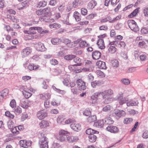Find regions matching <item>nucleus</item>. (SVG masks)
<instances>
[{
  "mask_svg": "<svg viewBox=\"0 0 148 148\" xmlns=\"http://www.w3.org/2000/svg\"><path fill=\"white\" fill-rule=\"evenodd\" d=\"M141 32L143 34H147L148 33V28L144 27L142 28L141 30Z\"/></svg>",
  "mask_w": 148,
  "mask_h": 148,
  "instance_id": "nucleus-57",
  "label": "nucleus"
},
{
  "mask_svg": "<svg viewBox=\"0 0 148 148\" xmlns=\"http://www.w3.org/2000/svg\"><path fill=\"white\" fill-rule=\"evenodd\" d=\"M138 10L139 9L138 8L136 9L129 16V17L132 18L136 16L138 12Z\"/></svg>",
  "mask_w": 148,
  "mask_h": 148,
  "instance_id": "nucleus-49",
  "label": "nucleus"
},
{
  "mask_svg": "<svg viewBox=\"0 0 148 148\" xmlns=\"http://www.w3.org/2000/svg\"><path fill=\"white\" fill-rule=\"evenodd\" d=\"M49 27L51 28H59L61 27V25L58 23H55L53 24H50L49 25Z\"/></svg>",
  "mask_w": 148,
  "mask_h": 148,
  "instance_id": "nucleus-35",
  "label": "nucleus"
},
{
  "mask_svg": "<svg viewBox=\"0 0 148 148\" xmlns=\"http://www.w3.org/2000/svg\"><path fill=\"white\" fill-rule=\"evenodd\" d=\"M40 98L44 100H47L51 97V94L49 93L40 94Z\"/></svg>",
  "mask_w": 148,
  "mask_h": 148,
  "instance_id": "nucleus-25",
  "label": "nucleus"
},
{
  "mask_svg": "<svg viewBox=\"0 0 148 148\" xmlns=\"http://www.w3.org/2000/svg\"><path fill=\"white\" fill-rule=\"evenodd\" d=\"M22 93L24 97L26 99H28L32 95V94L25 90H23L22 91Z\"/></svg>",
  "mask_w": 148,
  "mask_h": 148,
  "instance_id": "nucleus-40",
  "label": "nucleus"
},
{
  "mask_svg": "<svg viewBox=\"0 0 148 148\" xmlns=\"http://www.w3.org/2000/svg\"><path fill=\"white\" fill-rule=\"evenodd\" d=\"M92 56L93 59L98 60L101 57V53L99 51H95L92 52Z\"/></svg>",
  "mask_w": 148,
  "mask_h": 148,
  "instance_id": "nucleus-15",
  "label": "nucleus"
},
{
  "mask_svg": "<svg viewBox=\"0 0 148 148\" xmlns=\"http://www.w3.org/2000/svg\"><path fill=\"white\" fill-rule=\"evenodd\" d=\"M96 73L98 76H99L101 77H103L105 76V74L100 70H97L96 71Z\"/></svg>",
  "mask_w": 148,
  "mask_h": 148,
  "instance_id": "nucleus-48",
  "label": "nucleus"
},
{
  "mask_svg": "<svg viewBox=\"0 0 148 148\" xmlns=\"http://www.w3.org/2000/svg\"><path fill=\"white\" fill-rule=\"evenodd\" d=\"M47 2L45 1H42L39 2L38 4V7L39 8L44 7L46 6Z\"/></svg>",
  "mask_w": 148,
  "mask_h": 148,
  "instance_id": "nucleus-44",
  "label": "nucleus"
},
{
  "mask_svg": "<svg viewBox=\"0 0 148 148\" xmlns=\"http://www.w3.org/2000/svg\"><path fill=\"white\" fill-rule=\"evenodd\" d=\"M133 119L131 118H126L124 119V123L128 124L132 122Z\"/></svg>",
  "mask_w": 148,
  "mask_h": 148,
  "instance_id": "nucleus-56",
  "label": "nucleus"
},
{
  "mask_svg": "<svg viewBox=\"0 0 148 148\" xmlns=\"http://www.w3.org/2000/svg\"><path fill=\"white\" fill-rule=\"evenodd\" d=\"M39 67L38 65H34L33 64H30L29 65L28 69L29 70H37Z\"/></svg>",
  "mask_w": 148,
  "mask_h": 148,
  "instance_id": "nucleus-33",
  "label": "nucleus"
},
{
  "mask_svg": "<svg viewBox=\"0 0 148 148\" xmlns=\"http://www.w3.org/2000/svg\"><path fill=\"white\" fill-rule=\"evenodd\" d=\"M81 14L84 16L86 15L87 14L88 12L87 9L85 8H82L81 9Z\"/></svg>",
  "mask_w": 148,
  "mask_h": 148,
  "instance_id": "nucleus-61",
  "label": "nucleus"
},
{
  "mask_svg": "<svg viewBox=\"0 0 148 148\" xmlns=\"http://www.w3.org/2000/svg\"><path fill=\"white\" fill-rule=\"evenodd\" d=\"M81 59L78 57H77L74 59V62L77 63V64H75L76 66H80L81 65Z\"/></svg>",
  "mask_w": 148,
  "mask_h": 148,
  "instance_id": "nucleus-42",
  "label": "nucleus"
},
{
  "mask_svg": "<svg viewBox=\"0 0 148 148\" xmlns=\"http://www.w3.org/2000/svg\"><path fill=\"white\" fill-rule=\"evenodd\" d=\"M48 139L43 134H41L39 138V144L40 148H48Z\"/></svg>",
  "mask_w": 148,
  "mask_h": 148,
  "instance_id": "nucleus-2",
  "label": "nucleus"
},
{
  "mask_svg": "<svg viewBox=\"0 0 148 148\" xmlns=\"http://www.w3.org/2000/svg\"><path fill=\"white\" fill-rule=\"evenodd\" d=\"M8 125L9 128L11 129L14 127V123L12 121H9L8 123Z\"/></svg>",
  "mask_w": 148,
  "mask_h": 148,
  "instance_id": "nucleus-59",
  "label": "nucleus"
},
{
  "mask_svg": "<svg viewBox=\"0 0 148 148\" xmlns=\"http://www.w3.org/2000/svg\"><path fill=\"white\" fill-rule=\"evenodd\" d=\"M91 113L90 110L88 109H86L83 112V114L86 116H88L91 114Z\"/></svg>",
  "mask_w": 148,
  "mask_h": 148,
  "instance_id": "nucleus-50",
  "label": "nucleus"
},
{
  "mask_svg": "<svg viewBox=\"0 0 148 148\" xmlns=\"http://www.w3.org/2000/svg\"><path fill=\"white\" fill-rule=\"evenodd\" d=\"M89 141L91 142H95L96 140L97 137L94 134H90L88 136Z\"/></svg>",
  "mask_w": 148,
  "mask_h": 148,
  "instance_id": "nucleus-34",
  "label": "nucleus"
},
{
  "mask_svg": "<svg viewBox=\"0 0 148 148\" xmlns=\"http://www.w3.org/2000/svg\"><path fill=\"white\" fill-rule=\"evenodd\" d=\"M96 119L97 117L95 115L90 116L87 119L88 121L90 123L94 121H96Z\"/></svg>",
  "mask_w": 148,
  "mask_h": 148,
  "instance_id": "nucleus-39",
  "label": "nucleus"
},
{
  "mask_svg": "<svg viewBox=\"0 0 148 148\" xmlns=\"http://www.w3.org/2000/svg\"><path fill=\"white\" fill-rule=\"evenodd\" d=\"M127 24L129 27L132 30L135 32H137L139 30V28L134 21L132 20H129L127 21Z\"/></svg>",
  "mask_w": 148,
  "mask_h": 148,
  "instance_id": "nucleus-3",
  "label": "nucleus"
},
{
  "mask_svg": "<svg viewBox=\"0 0 148 148\" xmlns=\"http://www.w3.org/2000/svg\"><path fill=\"white\" fill-rule=\"evenodd\" d=\"M51 41L53 45H58L60 42V38H52L51 39Z\"/></svg>",
  "mask_w": 148,
  "mask_h": 148,
  "instance_id": "nucleus-38",
  "label": "nucleus"
},
{
  "mask_svg": "<svg viewBox=\"0 0 148 148\" xmlns=\"http://www.w3.org/2000/svg\"><path fill=\"white\" fill-rule=\"evenodd\" d=\"M73 16L77 21H79L81 19L80 14L77 11H75L74 12Z\"/></svg>",
  "mask_w": 148,
  "mask_h": 148,
  "instance_id": "nucleus-28",
  "label": "nucleus"
},
{
  "mask_svg": "<svg viewBox=\"0 0 148 148\" xmlns=\"http://www.w3.org/2000/svg\"><path fill=\"white\" fill-rule=\"evenodd\" d=\"M102 94L103 92H96L94 93V94L91 96V98L92 99L95 100V101H96L97 100V98L100 97L101 95L103 98V94Z\"/></svg>",
  "mask_w": 148,
  "mask_h": 148,
  "instance_id": "nucleus-19",
  "label": "nucleus"
},
{
  "mask_svg": "<svg viewBox=\"0 0 148 148\" xmlns=\"http://www.w3.org/2000/svg\"><path fill=\"white\" fill-rule=\"evenodd\" d=\"M52 88L54 90L59 93L64 95L66 93V92L64 90H61L57 88L55 86H53Z\"/></svg>",
  "mask_w": 148,
  "mask_h": 148,
  "instance_id": "nucleus-41",
  "label": "nucleus"
},
{
  "mask_svg": "<svg viewBox=\"0 0 148 148\" xmlns=\"http://www.w3.org/2000/svg\"><path fill=\"white\" fill-rule=\"evenodd\" d=\"M101 84V82L99 81H95L91 82V84L93 88H95L97 86H99Z\"/></svg>",
  "mask_w": 148,
  "mask_h": 148,
  "instance_id": "nucleus-32",
  "label": "nucleus"
},
{
  "mask_svg": "<svg viewBox=\"0 0 148 148\" xmlns=\"http://www.w3.org/2000/svg\"><path fill=\"white\" fill-rule=\"evenodd\" d=\"M121 15H119L118 16H116L115 18H113V19L109 21L110 23H113L114 22L116 21H117L121 19Z\"/></svg>",
  "mask_w": 148,
  "mask_h": 148,
  "instance_id": "nucleus-54",
  "label": "nucleus"
},
{
  "mask_svg": "<svg viewBox=\"0 0 148 148\" xmlns=\"http://www.w3.org/2000/svg\"><path fill=\"white\" fill-rule=\"evenodd\" d=\"M36 49L38 51H44L46 50L44 44L41 42H39L37 44Z\"/></svg>",
  "mask_w": 148,
  "mask_h": 148,
  "instance_id": "nucleus-13",
  "label": "nucleus"
},
{
  "mask_svg": "<svg viewBox=\"0 0 148 148\" xmlns=\"http://www.w3.org/2000/svg\"><path fill=\"white\" fill-rule=\"evenodd\" d=\"M42 10V15H43L44 16H48L51 12V9L49 7L45 8Z\"/></svg>",
  "mask_w": 148,
  "mask_h": 148,
  "instance_id": "nucleus-17",
  "label": "nucleus"
},
{
  "mask_svg": "<svg viewBox=\"0 0 148 148\" xmlns=\"http://www.w3.org/2000/svg\"><path fill=\"white\" fill-rule=\"evenodd\" d=\"M106 129L107 131L114 134L117 133L119 131V129L118 127L112 125H109L106 128Z\"/></svg>",
  "mask_w": 148,
  "mask_h": 148,
  "instance_id": "nucleus-9",
  "label": "nucleus"
},
{
  "mask_svg": "<svg viewBox=\"0 0 148 148\" xmlns=\"http://www.w3.org/2000/svg\"><path fill=\"white\" fill-rule=\"evenodd\" d=\"M8 90L7 89H5L0 92V99H1L8 95Z\"/></svg>",
  "mask_w": 148,
  "mask_h": 148,
  "instance_id": "nucleus-26",
  "label": "nucleus"
},
{
  "mask_svg": "<svg viewBox=\"0 0 148 148\" xmlns=\"http://www.w3.org/2000/svg\"><path fill=\"white\" fill-rule=\"evenodd\" d=\"M75 57L76 56L74 55H68L64 57V59L66 60H70L75 58Z\"/></svg>",
  "mask_w": 148,
  "mask_h": 148,
  "instance_id": "nucleus-46",
  "label": "nucleus"
},
{
  "mask_svg": "<svg viewBox=\"0 0 148 148\" xmlns=\"http://www.w3.org/2000/svg\"><path fill=\"white\" fill-rule=\"evenodd\" d=\"M76 83L79 90H81L86 89V86L85 83L82 79H79L77 80Z\"/></svg>",
  "mask_w": 148,
  "mask_h": 148,
  "instance_id": "nucleus-7",
  "label": "nucleus"
},
{
  "mask_svg": "<svg viewBox=\"0 0 148 148\" xmlns=\"http://www.w3.org/2000/svg\"><path fill=\"white\" fill-rule=\"evenodd\" d=\"M71 127L76 131H78L81 129V126L79 124L72 123L70 125Z\"/></svg>",
  "mask_w": 148,
  "mask_h": 148,
  "instance_id": "nucleus-20",
  "label": "nucleus"
},
{
  "mask_svg": "<svg viewBox=\"0 0 148 148\" xmlns=\"http://www.w3.org/2000/svg\"><path fill=\"white\" fill-rule=\"evenodd\" d=\"M39 125L40 128H44L49 127V124L48 121L43 120L39 123Z\"/></svg>",
  "mask_w": 148,
  "mask_h": 148,
  "instance_id": "nucleus-24",
  "label": "nucleus"
},
{
  "mask_svg": "<svg viewBox=\"0 0 148 148\" xmlns=\"http://www.w3.org/2000/svg\"><path fill=\"white\" fill-rule=\"evenodd\" d=\"M37 30L38 32L40 34L47 33H48V31L47 30H45L41 27H37Z\"/></svg>",
  "mask_w": 148,
  "mask_h": 148,
  "instance_id": "nucleus-45",
  "label": "nucleus"
},
{
  "mask_svg": "<svg viewBox=\"0 0 148 148\" xmlns=\"http://www.w3.org/2000/svg\"><path fill=\"white\" fill-rule=\"evenodd\" d=\"M122 83L125 85H128L130 83V81L128 78H123L121 79Z\"/></svg>",
  "mask_w": 148,
  "mask_h": 148,
  "instance_id": "nucleus-43",
  "label": "nucleus"
},
{
  "mask_svg": "<svg viewBox=\"0 0 148 148\" xmlns=\"http://www.w3.org/2000/svg\"><path fill=\"white\" fill-rule=\"evenodd\" d=\"M47 116V113L43 110L40 111L37 114V117L40 120H42Z\"/></svg>",
  "mask_w": 148,
  "mask_h": 148,
  "instance_id": "nucleus-11",
  "label": "nucleus"
},
{
  "mask_svg": "<svg viewBox=\"0 0 148 148\" xmlns=\"http://www.w3.org/2000/svg\"><path fill=\"white\" fill-rule=\"evenodd\" d=\"M99 133L98 131L91 128L88 129L86 131V133L89 135L94 134H98Z\"/></svg>",
  "mask_w": 148,
  "mask_h": 148,
  "instance_id": "nucleus-27",
  "label": "nucleus"
},
{
  "mask_svg": "<svg viewBox=\"0 0 148 148\" xmlns=\"http://www.w3.org/2000/svg\"><path fill=\"white\" fill-rule=\"evenodd\" d=\"M60 42L64 43L65 44L68 45L69 47H71L72 45H71V40L65 38H60Z\"/></svg>",
  "mask_w": 148,
  "mask_h": 148,
  "instance_id": "nucleus-12",
  "label": "nucleus"
},
{
  "mask_svg": "<svg viewBox=\"0 0 148 148\" xmlns=\"http://www.w3.org/2000/svg\"><path fill=\"white\" fill-rule=\"evenodd\" d=\"M32 142L29 140H21L19 141L20 145L23 147L27 148L30 146L32 144Z\"/></svg>",
  "mask_w": 148,
  "mask_h": 148,
  "instance_id": "nucleus-10",
  "label": "nucleus"
},
{
  "mask_svg": "<svg viewBox=\"0 0 148 148\" xmlns=\"http://www.w3.org/2000/svg\"><path fill=\"white\" fill-rule=\"evenodd\" d=\"M32 103V102L29 100L23 99L20 101V105L23 108H27L30 106Z\"/></svg>",
  "mask_w": 148,
  "mask_h": 148,
  "instance_id": "nucleus-8",
  "label": "nucleus"
},
{
  "mask_svg": "<svg viewBox=\"0 0 148 148\" xmlns=\"http://www.w3.org/2000/svg\"><path fill=\"white\" fill-rule=\"evenodd\" d=\"M68 133L69 132L66 131L61 130L59 131V135L56 138L61 142L64 141L66 138L67 139L68 137L66 134Z\"/></svg>",
  "mask_w": 148,
  "mask_h": 148,
  "instance_id": "nucleus-4",
  "label": "nucleus"
},
{
  "mask_svg": "<svg viewBox=\"0 0 148 148\" xmlns=\"http://www.w3.org/2000/svg\"><path fill=\"white\" fill-rule=\"evenodd\" d=\"M123 94L121 93L117 95L115 98V100H118V103L116 106L119 107L120 106H122L123 104L126 103L127 106H136L139 103L138 101H135L132 99H129L128 96L125 97L123 98Z\"/></svg>",
  "mask_w": 148,
  "mask_h": 148,
  "instance_id": "nucleus-1",
  "label": "nucleus"
},
{
  "mask_svg": "<svg viewBox=\"0 0 148 148\" xmlns=\"http://www.w3.org/2000/svg\"><path fill=\"white\" fill-rule=\"evenodd\" d=\"M104 125L103 120H99L97 122H95L93 125L98 128H102Z\"/></svg>",
  "mask_w": 148,
  "mask_h": 148,
  "instance_id": "nucleus-23",
  "label": "nucleus"
},
{
  "mask_svg": "<svg viewBox=\"0 0 148 148\" xmlns=\"http://www.w3.org/2000/svg\"><path fill=\"white\" fill-rule=\"evenodd\" d=\"M111 19V18L110 16H108L100 20L101 23L106 22Z\"/></svg>",
  "mask_w": 148,
  "mask_h": 148,
  "instance_id": "nucleus-60",
  "label": "nucleus"
},
{
  "mask_svg": "<svg viewBox=\"0 0 148 148\" xmlns=\"http://www.w3.org/2000/svg\"><path fill=\"white\" fill-rule=\"evenodd\" d=\"M108 51L111 53H115L116 51V49L115 46H108Z\"/></svg>",
  "mask_w": 148,
  "mask_h": 148,
  "instance_id": "nucleus-30",
  "label": "nucleus"
},
{
  "mask_svg": "<svg viewBox=\"0 0 148 148\" xmlns=\"http://www.w3.org/2000/svg\"><path fill=\"white\" fill-rule=\"evenodd\" d=\"M97 16V14L95 13L91 14L86 17L87 19L90 20L94 18Z\"/></svg>",
  "mask_w": 148,
  "mask_h": 148,
  "instance_id": "nucleus-58",
  "label": "nucleus"
},
{
  "mask_svg": "<svg viewBox=\"0 0 148 148\" xmlns=\"http://www.w3.org/2000/svg\"><path fill=\"white\" fill-rule=\"evenodd\" d=\"M97 65L98 67L100 69H106L107 68L105 62L99 61L97 62Z\"/></svg>",
  "mask_w": 148,
  "mask_h": 148,
  "instance_id": "nucleus-14",
  "label": "nucleus"
},
{
  "mask_svg": "<svg viewBox=\"0 0 148 148\" xmlns=\"http://www.w3.org/2000/svg\"><path fill=\"white\" fill-rule=\"evenodd\" d=\"M143 12L145 16H148V8H145L143 9Z\"/></svg>",
  "mask_w": 148,
  "mask_h": 148,
  "instance_id": "nucleus-64",
  "label": "nucleus"
},
{
  "mask_svg": "<svg viewBox=\"0 0 148 148\" xmlns=\"http://www.w3.org/2000/svg\"><path fill=\"white\" fill-rule=\"evenodd\" d=\"M58 1L56 0H51L49 3V4L50 5L54 6L57 3Z\"/></svg>",
  "mask_w": 148,
  "mask_h": 148,
  "instance_id": "nucleus-53",
  "label": "nucleus"
},
{
  "mask_svg": "<svg viewBox=\"0 0 148 148\" xmlns=\"http://www.w3.org/2000/svg\"><path fill=\"white\" fill-rule=\"evenodd\" d=\"M21 5L22 6V7L21 8V9L27 7L28 6V1H24L21 3Z\"/></svg>",
  "mask_w": 148,
  "mask_h": 148,
  "instance_id": "nucleus-62",
  "label": "nucleus"
},
{
  "mask_svg": "<svg viewBox=\"0 0 148 148\" xmlns=\"http://www.w3.org/2000/svg\"><path fill=\"white\" fill-rule=\"evenodd\" d=\"M11 130L13 134H18V130L17 126L14 127L11 129Z\"/></svg>",
  "mask_w": 148,
  "mask_h": 148,
  "instance_id": "nucleus-55",
  "label": "nucleus"
},
{
  "mask_svg": "<svg viewBox=\"0 0 148 148\" xmlns=\"http://www.w3.org/2000/svg\"><path fill=\"white\" fill-rule=\"evenodd\" d=\"M40 20L43 21L45 22H53L54 20L52 18L47 16H44L40 18Z\"/></svg>",
  "mask_w": 148,
  "mask_h": 148,
  "instance_id": "nucleus-21",
  "label": "nucleus"
},
{
  "mask_svg": "<svg viewBox=\"0 0 148 148\" xmlns=\"http://www.w3.org/2000/svg\"><path fill=\"white\" fill-rule=\"evenodd\" d=\"M79 139L78 137L76 136H68L67 140L69 142H73L77 141Z\"/></svg>",
  "mask_w": 148,
  "mask_h": 148,
  "instance_id": "nucleus-29",
  "label": "nucleus"
},
{
  "mask_svg": "<svg viewBox=\"0 0 148 148\" xmlns=\"http://www.w3.org/2000/svg\"><path fill=\"white\" fill-rule=\"evenodd\" d=\"M113 114L117 119H119L122 116H124L125 112L122 110H114Z\"/></svg>",
  "mask_w": 148,
  "mask_h": 148,
  "instance_id": "nucleus-6",
  "label": "nucleus"
},
{
  "mask_svg": "<svg viewBox=\"0 0 148 148\" xmlns=\"http://www.w3.org/2000/svg\"><path fill=\"white\" fill-rule=\"evenodd\" d=\"M105 123L107 124H112L114 122L112 119L110 117L106 118L105 119Z\"/></svg>",
  "mask_w": 148,
  "mask_h": 148,
  "instance_id": "nucleus-37",
  "label": "nucleus"
},
{
  "mask_svg": "<svg viewBox=\"0 0 148 148\" xmlns=\"http://www.w3.org/2000/svg\"><path fill=\"white\" fill-rule=\"evenodd\" d=\"M7 17L8 18L10 19L13 22L17 23L18 22V19L14 16L8 15L7 16Z\"/></svg>",
  "mask_w": 148,
  "mask_h": 148,
  "instance_id": "nucleus-36",
  "label": "nucleus"
},
{
  "mask_svg": "<svg viewBox=\"0 0 148 148\" xmlns=\"http://www.w3.org/2000/svg\"><path fill=\"white\" fill-rule=\"evenodd\" d=\"M16 103L14 99L12 100L10 102V105L12 108H14L16 107Z\"/></svg>",
  "mask_w": 148,
  "mask_h": 148,
  "instance_id": "nucleus-52",
  "label": "nucleus"
},
{
  "mask_svg": "<svg viewBox=\"0 0 148 148\" xmlns=\"http://www.w3.org/2000/svg\"><path fill=\"white\" fill-rule=\"evenodd\" d=\"M112 65L116 67H117L119 65V63L117 60H112L111 62Z\"/></svg>",
  "mask_w": 148,
  "mask_h": 148,
  "instance_id": "nucleus-47",
  "label": "nucleus"
},
{
  "mask_svg": "<svg viewBox=\"0 0 148 148\" xmlns=\"http://www.w3.org/2000/svg\"><path fill=\"white\" fill-rule=\"evenodd\" d=\"M79 45L80 48H83L90 46V44L87 43L85 40H83L81 39Z\"/></svg>",
  "mask_w": 148,
  "mask_h": 148,
  "instance_id": "nucleus-22",
  "label": "nucleus"
},
{
  "mask_svg": "<svg viewBox=\"0 0 148 148\" xmlns=\"http://www.w3.org/2000/svg\"><path fill=\"white\" fill-rule=\"evenodd\" d=\"M111 108V106L110 105H108L103 107V110L105 112H107L110 110Z\"/></svg>",
  "mask_w": 148,
  "mask_h": 148,
  "instance_id": "nucleus-63",
  "label": "nucleus"
},
{
  "mask_svg": "<svg viewBox=\"0 0 148 148\" xmlns=\"http://www.w3.org/2000/svg\"><path fill=\"white\" fill-rule=\"evenodd\" d=\"M32 49L30 47H27L22 50L21 52V54L22 58H24L27 57L32 52Z\"/></svg>",
  "mask_w": 148,
  "mask_h": 148,
  "instance_id": "nucleus-5",
  "label": "nucleus"
},
{
  "mask_svg": "<svg viewBox=\"0 0 148 148\" xmlns=\"http://www.w3.org/2000/svg\"><path fill=\"white\" fill-rule=\"evenodd\" d=\"M113 91L110 89L106 90L103 92V98H105L106 96H109L113 95Z\"/></svg>",
  "mask_w": 148,
  "mask_h": 148,
  "instance_id": "nucleus-16",
  "label": "nucleus"
},
{
  "mask_svg": "<svg viewBox=\"0 0 148 148\" xmlns=\"http://www.w3.org/2000/svg\"><path fill=\"white\" fill-rule=\"evenodd\" d=\"M80 3L79 0H75L73 2V6L74 8H76Z\"/></svg>",
  "mask_w": 148,
  "mask_h": 148,
  "instance_id": "nucleus-51",
  "label": "nucleus"
},
{
  "mask_svg": "<svg viewBox=\"0 0 148 148\" xmlns=\"http://www.w3.org/2000/svg\"><path fill=\"white\" fill-rule=\"evenodd\" d=\"M14 112L16 114H19L22 112L21 108L19 106H16L14 108Z\"/></svg>",
  "mask_w": 148,
  "mask_h": 148,
  "instance_id": "nucleus-31",
  "label": "nucleus"
},
{
  "mask_svg": "<svg viewBox=\"0 0 148 148\" xmlns=\"http://www.w3.org/2000/svg\"><path fill=\"white\" fill-rule=\"evenodd\" d=\"M97 3L94 0L90 1L87 5V8L89 9H92L97 5Z\"/></svg>",
  "mask_w": 148,
  "mask_h": 148,
  "instance_id": "nucleus-18",
  "label": "nucleus"
}]
</instances>
